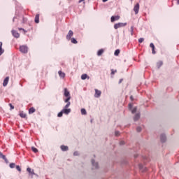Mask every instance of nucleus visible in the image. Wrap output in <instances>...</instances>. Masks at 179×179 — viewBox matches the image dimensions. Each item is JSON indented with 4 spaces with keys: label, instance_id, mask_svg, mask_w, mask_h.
Listing matches in <instances>:
<instances>
[{
    "label": "nucleus",
    "instance_id": "obj_1",
    "mask_svg": "<svg viewBox=\"0 0 179 179\" xmlns=\"http://www.w3.org/2000/svg\"><path fill=\"white\" fill-rule=\"evenodd\" d=\"M64 96L66 97V99H64L65 103H69V101L71 100V94L69 93V91H68V89H64Z\"/></svg>",
    "mask_w": 179,
    "mask_h": 179
},
{
    "label": "nucleus",
    "instance_id": "obj_2",
    "mask_svg": "<svg viewBox=\"0 0 179 179\" xmlns=\"http://www.w3.org/2000/svg\"><path fill=\"white\" fill-rule=\"evenodd\" d=\"M69 106H71V102H68L67 104L65 106L64 108L62 110L63 114L68 115L69 114V113H71V109H68V107H69Z\"/></svg>",
    "mask_w": 179,
    "mask_h": 179
},
{
    "label": "nucleus",
    "instance_id": "obj_3",
    "mask_svg": "<svg viewBox=\"0 0 179 179\" xmlns=\"http://www.w3.org/2000/svg\"><path fill=\"white\" fill-rule=\"evenodd\" d=\"M127 26V22L122 23V22H119L117 23L114 25V29H120V27H125Z\"/></svg>",
    "mask_w": 179,
    "mask_h": 179
},
{
    "label": "nucleus",
    "instance_id": "obj_4",
    "mask_svg": "<svg viewBox=\"0 0 179 179\" xmlns=\"http://www.w3.org/2000/svg\"><path fill=\"white\" fill-rule=\"evenodd\" d=\"M20 51L22 52L23 54H26L28 51L27 46L26 45H22L20 47Z\"/></svg>",
    "mask_w": 179,
    "mask_h": 179
},
{
    "label": "nucleus",
    "instance_id": "obj_5",
    "mask_svg": "<svg viewBox=\"0 0 179 179\" xmlns=\"http://www.w3.org/2000/svg\"><path fill=\"white\" fill-rule=\"evenodd\" d=\"M134 11L135 12V15H138L139 13V3H137L134 7Z\"/></svg>",
    "mask_w": 179,
    "mask_h": 179
},
{
    "label": "nucleus",
    "instance_id": "obj_6",
    "mask_svg": "<svg viewBox=\"0 0 179 179\" xmlns=\"http://www.w3.org/2000/svg\"><path fill=\"white\" fill-rule=\"evenodd\" d=\"M120 17H121L120 15L112 16L110 17V21L112 23H114V22H115V20H120Z\"/></svg>",
    "mask_w": 179,
    "mask_h": 179
},
{
    "label": "nucleus",
    "instance_id": "obj_7",
    "mask_svg": "<svg viewBox=\"0 0 179 179\" xmlns=\"http://www.w3.org/2000/svg\"><path fill=\"white\" fill-rule=\"evenodd\" d=\"M100 96H101V91L97 90V89H95V94H94V96L95 97H100Z\"/></svg>",
    "mask_w": 179,
    "mask_h": 179
},
{
    "label": "nucleus",
    "instance_id": "obj_8",
    "mask_svg": "<svg viewBox=\"0 0 179 179\" xmlns=\"http://www.w3.org/2000/svg\"><path fill=\"white\" fill-rule=\"evenodd\" d=\"M72 36H73V31H72V30H70L66 35V38L69 41L71 40V37H72Z\"/></svg>",
    "mask_w": 179,
    "mask_h": 179
},
{
    "label": "nucleus",
    "instance_id": "obj_9",
    "mask_svg": "<svg viewBox=\"0 0 179 179\" xmlns=\"http://www.w3.org/2000/svg\"><path fill=\"white\" fill-rule=\"evenodd\" d=\"M12 34H13V36H14L15 37V38H19V37H20V34H19L17 33V31H16L15 30L12 31Z\"/></svg>",
    "mask_w": 179,
    "mask_h": 179
},
{
    "label": "nucleus",
    "instance_id": "obj_10",
    "mask_svg": "<svg viewBox=\"0 0 179 179\" xmlns=\"http://www.w3.org/2000/svg\"><path fill=\"white\" fill-rule=\"evenodd\" d=\"M9 82V77H6L3 83V86L5 87L6 86H8V83Z\"/></svg>",
    "mask_w": 179,
    "mask_h": 179
},
{
    "label": "nucleus",
    "instance_id": "obj_11",
    "mask_svg": "<svg viewBox=\"0 0 179 179\" xmlns=\"http://www.w3.org/2000/svg\"><path fill=\"white\" fill-rule=\"evenodd\" d=\"M81 79H82L83 80H86V79H90V77H89V76H87V74H83V75L81 76Z\"/></svg>",
    "mask_w": 179,
    "mask_h": 179
},
{
    "label": "nucleus",
    "instance_id": "obj_12",
    "mask_svg": "<svg viewBox=\"0 0 179 179\" xmlns=\"http://www.w3.org/2000/svg\"><path fill=\"white\" fill-rule=\"evenodd\" d=\"M93 169H97L99 167V164L94 162V160H92Z\"/></svg>",
    "mask_w": 179,
    "mask_h": 179
},
{
    "label": "nucleus",
    "instance_id": "obj_13",
    "mask_svg": "<svg viewBox=\"0 0 179 179\" xmlns=\"http://www.w3.org/2000/svg\"><path fill=\"white\" fill-rule=\"evenodd\" d=\"M40 22V15L37 14L35 17V23Z\"/></svg>",
    "mask_w": 179,
    "mask_h": 179
},
{
    "label": "nucleus",
    "instance_id": "obj_14",
    "mask_svg": "<svg viewBox=\"0 0 179 179\" xmlns=\"http://www.w3.org/2000/svg\"><path fill=\"white\" fill-rule=\"evenodd\" d=\"M27 171L29 173L30 176H34V171H31V168H27Z\"/></svg>",
    "mask_w": 179,
    "mask_h": 179
},
{
    "label": "nucleus",
    "instance_id": "obj_15",
    "mask_svg": "<svg viewBox=\"0 0 179 179\" xmlns=\"http://www.w3.org/2000/svg\"><path fill=\"white\" fill-rule=\"evenodd\" d=\"M61 149H62V150H63V152H66V150H68V146L62 145Z\"/></svg>",
    "mask_w": 179,
    "mask_h": 179
},
{
    "label": "nucleus",
    "instance_id": "obj_16",
    "mask_svg": "<svg viewBox=\"0 0 179 179\" xmlns=\"http://www.w3.org/2000/svg\"><path fill=\"white\" fill-rule=\"evenodd\" d=\"M3 49H2V42H0V55H2L3 54Z\"/></svg>",
    "mask_w": 179,
    "mask_h": 179
},
{
    "label": "nucleus",
    "instance_id": "obj_17",
    "mask_svg": "<svg viewBox=\"0 0 179 179\" xmlns=\"http://www.w3.org/2000/svg\"><path fill=\"white\" fill-rule=\"evenodd\" d=\"M58 73L60 78H65V73H62V71H59Z\"/></svg>",
    "mask_w": 179,
    "mask_h": 179
},
{
    "label": "nucleus",
    "instance_id": "obj_18",
    "mask_svg": "<svg viewBox=\"0 0 179 179\" xmlns=\"http://www.w3.org/2000/svg\"><path fill=\"white\" fill-rule=\"evenodd\" d=\"M35 111H36V109L34 108H31L29 110V114H33V113H35Z\"/></svg>",
    "mask_w": 179,
    "mask_h": 179
},
{
    "label": "nucleus",
    "instance_id": "obj_19",
    "mask_svg": "<svg viewBox=\"0 0 179 179\" xmlns=\"http://www.w3.org/2000/svg\"><path fill=\"white\" fill-rule=\"evenodd\" d=\"M103 52H104V50L101 49V50H99L98 51L97 55H98L99 57H100V55H101L103 54Z\"/></svg>",
    "mask_w": 179,
    "mask_h": 179
},
{
    "label": "nucleus",
    "instance_id": "obj_20",
    "mask_svg": "<svg viewBox=\"0 0 179 179\" xmlns=\"http://www.w3.org/2000/svg\"><path fill=\"white\" fill-rule=\"evenodd\" d=\"M81 114H82L83 115H86V114H87L86 109L82 108V109H81Z\"/></svg>",
    "mask_w": 179,
    "mask_h": 179
},
{
    "label": "nucleus",
    "instance_id": "obj_21",
    "mask_svg": "<svg viewBox=\"0 0 179 179\" xmlns=\"http://www.w3.org/2000/svg\"><path fill=\"white\" fill-rule=\"evenodd\" d=\"M139 118H140V115L139 114H136L134 116V121H138V120H139Z\"/></svg>",
    "mask_w": 179,
    "mask_h": 179
},
{
    "label": "nucleus",
    "instance_id": "obj_22",
    "mask_svg": "<svg viewBox=\"0 0 179 179\" xmlns=\"http://www.w3.org/2000/svg\"><path fill=\"white\" fill-rule=\"evenodd\" d=\"M71 43H73V44H78V41H76V39H75V38H72Z\"/></svg>",
    "mask_w": 179,
    "mask_h": 179
},
{
    "label": "nucleus",
    "instance_id": "obj_23",
    "mask_svg": "<svg viewBox=\"0 0 179 179\" xmlns=\"http://www.w3.org/2000/svg\"><path fill=\"white\" fill-rule=\"evenodd\" d=\"M20 117H21V118H26V114L23 113V112H21L20 113Z\"/></svg>",
    "mask_w": 179,
    "mask_h": 179
},
{
    "label": "nucleus",
    "instance_id": "obj_24",
    "mask_svg": "<svg viewBox=\"0 0 179 179\" xmlns=\"http://www.w3.org/2000/svg\"><path fill=\"white\" fill-rule=\"evenodd\" d=\"M31 150L32 151L34 152V153H37L38 152V150H37V148H34V147H32L31 148Z\"/></svg>",
    "mask_w": 179,
    "mask_h": 179
},
{
    "label": "nucleus",
    "instance_id": "obj_25",
    "mask_svg": "<svg viewBox=\"0 0 179 179\" xmlns=\"http://www.w3.org/2000/svg\"><path fill=\"white\" fill-rule=\"evenodd\" d=\"M114 55L117 57V56H118L119 55H120V50H116L115 51V53H114Z\"/></svg>",
    "mask_w": 179,
    "mask_h": 179
},
{
    "label": "nucleus",
    "instance_id": "obj_26",
    "mask_svg": "<svg viewBox=\"0 0 179 179\" xmlns=\"http://www.w3.org/2000/svg\"><path fill=\"white\" fill-rule=\"evenodd\" d=\"M161 141L162 142H164V141H166V136L165 135L161 136Z\"/></svg>",
    "mask_w": 179,
    "mask_h": 179
},
{
    "label": "nucleus",
    "instance_id": "obj_27",
    "mask_svg": "<svg viewBox=\"0 0 179 179\" xmlns=\"http://www.w3.org/2000/svg\"><path fill=\"white\" fill-rule=\"evenodd\" d=\"M0 157H2V159H3V160H6V157L3 155H2V153L0 152Z\"/></svg>",
    "mask_w": 179,
    "mask_h": 179
},
{
    "label": "nucleus",
    "instance_id": "obj_28",
    "mask_svg": "<svg viewBox=\"0 0 179 179\" xmlns=\"http://www.w3.org/2000/svg\"><path fill=\"white\" fill-rule=\"evenodd\" d=\"M16 165L15 164V163H11V164H10V169H15V166Z\"/></svg>",
    "mask_w": 179,
    "mask_h": 179
},
{
    "label": "nucleus",
    "instance_id": "obj_29",
    "mask_svg": "<svg viewBox=\"0 0 179 179\" xmlns=\"http://www.w3.org/2000/svg\"><path fill=\"white\" fill-rule=\"evenodd\" d=\"M145 41V39L143 38H141L138 39V43H143Z\"/></svg>",
    "mask_w": 179,
    "mask_h": 179
},
{
    "label": "nucleus",
    "instance_id": "obj_30",
    "mask_svg": "<svg viewBox=\"0 0 179 179\" xmlns=\"http://www.w3.org/2000/svg\"><path fill=\"white\" fill-rule=\"evenodd\" d=\"M131 113H132V114H135V113H136V108H134L131 110Z\"/></svg>",
    "mask_w": 179,
    "mask_h": 179
},
{
    "label": "nucleus",
    "instance_id": "obj_31",
    "mask_svg": "<svg viewBox=\"0 0 179 179\" xmlns=\"http://www.w3.org/2000/svg\"><path fill=\"white\" fill-rule=\"evenodd\" d=\"M64 114V112L62 110L58 113L57 117H62V115Z\"/></svg>",
    "mask_w": 179,
    "mask_h": 179
},
{
    "label": "nucleus",
    "instance_id": "obj_32",
    "mask_svg": "<svg viewBox=\"0 0 179 179\" xmlns=\"http://www.w3.org/2000/svg\"><path fill=\"white\" fill-rule=\"evenodd\" d=\"M16 169L18 171H22V169H20V166L19 165L16 166Z\"/></svg>",
    "mask_w": 179,
    "mask_h": 179
},
{
    "label": "nucleus",
    "instance_id": "obj_33",
    "mask_svg": "<svg viewBox=\"0 0 179 179\" xmlns=\"http://www.w3.org/2000/svg\"><path fill=\"white\" fill-rule=\"evenodd\" d=\"M162 65H163V62H159L157 63V66L159 67L162 66Z\"/></svg>",
    "mask_w": 179,
    "mask_h": 179
},
{
    "label": "nucleus",
    "instance_id": "obj_34",
    "mask_svg": "<svg viewBox=\"0 0 179 179\" xmlns=\"http://www.w3.org/2000/svg\"><path fill=\"white\" fill-rule=\"evenodd\" d=\"M150 46L152 50H155V45L153 43H150Z\"/></svg>",
    "mask_w": 179,
    "mask_h": 179
},
{
    "label": "nucleus",
    "instance_id": "obj_35",
    "mask_svg": "<svg viewBox=\"0 0 179 179\" xmlns=\"http://www.w3.org/2000/svg\"><path fill=\"white\" fill-rule=\"evenodd\" d=\"M9 106L10 107V110H13V108H15V106H13V105H12V103H9Z\"/></svg>",
    "mask_w": 179,
    "mask_h": 179
},
{
    "label": "nucleus",
    "instance_id": "obj_36",
    "mask_svg": "<svg viewBox=\"0 0 179 179\" xmlns=\"http://www.w3.org/2000/svg\"><path fill=\"white\" fill-rule=\"evenodd\" d=\"M115 72H117V70H113V69H112L111 70V75H114V73H115Z\"/></svg>",
    "mask_w": 179,
    "mask_h": 179
},
{
    "label": "nucleus",
    "instance_id": "obj_37",
    "mask_svg": "<svg viewBox=\"0 0 179 179\" xmlns=\"http://www.w3.org/2000/svg\"><path fill=\"white\" fill-rule=\"evenodd\" d=\"M141 130L142 129L141 127H137L136 129L137 132H141Z\"/></svg>",
    "mask_w": 179,
    "mask_h": 179
},
{
    "label": "nucleus",
    "instance_id": "obj_38",
    "mask_svg": "<svg viewBox=\"0 0 179 179\" xmlns=\"http://www.w3.org/2000/svg\"><path fill=\"white\" fill-rule=\"evenodd\" d=\"M131 36H132V34H134V27H131Z\"/></svg>",
    "mask_w": 179,
    "mask_h": 179
},
{
    "label": "nucleus",
    "instance_id": "obj_39",
    "mask_svg": "<svg viewBox=\"0 0 179 179\" xmlns=\"http://www.w3.org/2000/svg\"><path fill=\"white\" fill-rule=\"evenodd\" d=\"M18 30H22V31H24V33H27V31L24 29L19 28Z\"/></svg>",
    "mask_w": 179,
    "mask_h": 179
},
{
    "label": "nucleus",
    "instance_id": "obj_40",
    "mask_svg": "<svg viewBox=\"0 0 179 179\" xmlns=\"http://www.w3.org/2000/svg\"><path fill=\"white\" fill-rule=\"evenodd\" d=\"M116 136H118L120 135V131H115Z\"/></svg>",
    "mask_w": 179,
    "mask_h": 179
},
{
    "label": "nucleus",
    "instance_id": "obj_41",
    "mask_svg": "<svg viewBox=\"0 0 179 179\" xmlns=\"http://www.w3.org/2000/svg\"><path fill=\"white\" fill-rule=\"evenodd\" d=\"M129 108H132V105L131 103L129 104Z\"/></svg>",
    "mask_w": 179,
    "mask_h": 179
},
{
    "label": "nucleus",
    "instance_id": "obj_42",
    "mask_svg": "<svg viewBox=\"0 0 179 179\" xmlns=\"http://www.w3.org/2000/svg\"><path fill=\"white\" fill-rule=\"evenodd\" d=\"M152 54H156V51H155V49H152Z\"/></svg>",
    "mask_w": 179,
    "mask_h": 179
},
{
    "label": "nucleus",
    "instance_id": "obj_43",
    "mask_svg": "<svg viewBox=\"0 0 179 179\" xmlns=\"http://www.w3.org/2000/svg\"><path fill=\"white\" fill-rule=\"evenodd\" d=\"M83 1H85V0H79V3H80L81 2H83Z\"/></svg>",
    "mask_w": 179,
    "mask_h": 179
},
{
    "label": "nucleus",
    "instance_id": "obj_44",
    "mask_svg": "<svg viewBox=\"0 0 179 179\" xmlns=\"http://www.w3.org/2000/svg\"><path fill=\"white\" fill-rule=\"evenodd\" d=\"M74 156H78V152H74Z\"/></svg>",
    "mask_w": 179,
    "mask_h": 179
},
{
    "label": "nucleus",
    "instance_id": "obj_45",
    "mask_svg": "<svg viewBox=\"0 0 179 179\" xmlns=\"http://www.w3.org/2000/svg\"><path fill=\"white\" fill-rule=\"evenodd\" d=\"M131 100H134V97L131 96H130Z\"/></svg>",
    "mask_w": 179,
    "mask_h": 179
},
{
    "label": "nucleus",
    "instance_id": "obj_46",
    "mask_svg": "<svg viewBox=\"0 0 179 179\" xmlns=\"http://www.w3.org/2000/svg\"><path fill=\"white\" fill-rule=\"evenodd\" d=\"M108 0H103V2H107Z\"/></svg>",
    "mask_w": 179,
    "mask_h": 179
},
{
    "label": "nucleus",
    "instance_id": "obj_47",
    "mask_svg": "<svg viewBox=\"0 0 179 179\" xmlns=\"http://www.w3.org/2000/svg\"><path fill=\"white\" fill-rule=\"evenodd\" d=\"M178 5H179V0H178Z\"/></svg>",
    "mask_w": 179,
    "mask_h": 179
},
{
    "label": "nucleus",
    "instance_id": "obj_48",
    "mask_svg": "<svg viewBox=\"0 0 179 179\" xmlns=\"http://www.w3.org/2000/svg\"><path fill=\"white\" fill-rule=\"evenodd\" d=\"M122 80H120V83H121Z\"/></svg>",
    "mask_w": 179,
    "mask_h": 179
},
{
    "label": "nucleus",
    "instance_id": "obj_49",
    "mask_svg": "<svg viewBox=\"0 0 179 179\" xmlns=\"http://www.w3.org/2000/svg\"><path fill=\"white\" fill-rule=\"evenodd\" d=\"M131 2H132V1H134V0H131Z\"/></svg>",
    "mask_w": 179,
    "mask_h": 179
}]
</instances>
